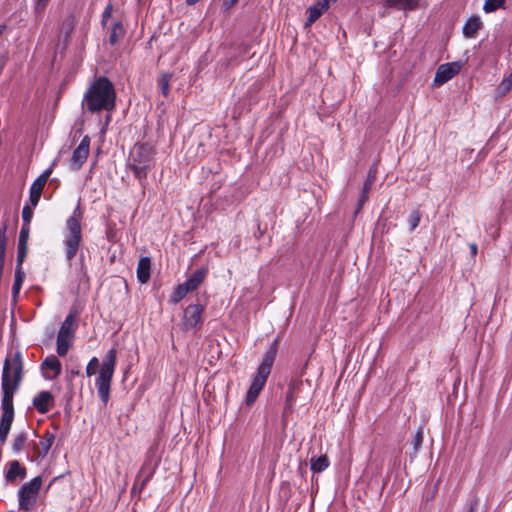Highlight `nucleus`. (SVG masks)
I'll return each mask as SVG.
<instances>
[{
  "mask_svg": "<svg viewBox=\"0 0 512 512\" xmlns=\"http://www.w3.org/2000/svg\"><path fill=\"white\" fill-rule=\"evenodd\" d=\"M117 365V348L113 346L109 349L100 365L97 357H92L86 366V375L88 377L96 374L98 368V376L95 380L98 396L101 402L106 405L110 399L111 384Z\"/></svg>",
  "mask_w": 512,
  "mask_h": 512,
  "instance_id": "obj_1",
  "label": "nucleus"
},
{
  "mask_svg": "<svg viewBox=\"0 0 512 512\" xmlns=\"http://www.w3.org/2000/svg\"><path fill=\"white\" fill-rule=\"evenodd\" d=\"M83 105L91 113L113 111L116 107V91L113 83L105 76L98 77L87 89Z\"/></svg>",
  "mask_w": 512,
  "mask_h": 512,
  "instance_id": "obj_2",
  "label": "nucleus"
},
{
  "mask_svg": "<svg viewBox=\"0 0 512 512\" xmlns=\"http://www.w3.org/2000/svg\"><path fill=\"white\" fill-rule=\"evenodd\" d=\"M155 148L149 143H136L131 149L127 168L144 188L147 183L148 172L154 167Z\"/></svg>",
  "mask_w": 512,
  "mask_h": 512,
  "instance_id": "obj_3",
  "label": "nucleus"
},
{
  "mask_svg": "<svg viewBox=\"0 0 512 512\" xmlns=\"http://www.w3.org/2000/svg\"><path fill=\"white\" fill-rule=\"evenodd\" d=\"M278 345L279 340L275 339L266 351L262 362L258 366L256 375L253 377L252 383L246 394L245 401L247 405L253 404L264 388L276 359Z\"/></svg>",
  "mask_w": 512,
  "mask_h": 512,
  "instance_id": "obj_4",
  "label": "nucleus"
},
{
  "mask_svg": "<svg viewBox=\"0 0 512 512\" xmlns=\"http://www.w3.org/2000/svg\"><path fill=\"white\" fill-rule=\"evenodd\" d=\"M83 212L78 205L72 215L67 218L65 229L63 232V245L65 257L68 261H72L77 255L83 242L81 221Z\"/></svg>",
  "mask_w": 512,
  "mask_h": 512,
  "instance_id": "obj_5",
  "label": "nucleus"
},
{
  "mask_svg": "<svg viewBox=\"0 0 512 512\" xmlns=\"http://www.w3.org/2000/svg\"><path fill=\"white\" fill-rule=\"evenodd\" d=\"M24 375V362L22 353L17 350L12 356L6 357L2 376H1V390L2 396H5V385L12 391L11 397L14 398V394L19 389Z\"/></svg>",
  "mask_w": 512,
  "mask_h": 512,
  "instance_id": "obj_6",
  "label": "nucleus"
},
{
  "mask_svg": "<svg viewBox=\"0 0 512 512\" xmlns=\"http://www.w3.org/2000/svg\"><path fill=\"white\" fill-rule=\"evenodd\" d=\"M155 452L156 447H150L148 449L146 458L135 477L131 489L132 495L136 493L140 494L146 487V485L150 482V480L153 478L159 463V460H153Z\"/></svg>",
  "mask_w": 512,
  "mask_h": 512,
  "instance_id": "obj_7",
  "label": "nucleus"
},
{
  "mask_svg": "<svg viewBox=\"0 0 512 512\" xmlns=\"http://www.w3.org/2000/svg\"><path fill=\"white\" fill-rule=\"evenodd\" d=\"M42 477L36 476L29 482L24 483L18 490L19 510L31 511L37 503L38 495L42 486Z\"/></svg>",
  "mask_w": 512,
  "mask_h": 512,
  "instance_id": "obj_8",
  "label": "nucleus"
},
{
  "mask_svg": "<svg viewBox=\"0 0 512 512\" xmlns=\"http://www.w3.org/2000/svg\"><path fill=\"white\" fill-rule=\"evenodd\" d=\"M5 396L1 400V416H0V444L4 445L7 441L14 420V404L11 397L12 391L5 385Z\"/></svg>",
  "mask_w": 512,
  "mask_h": 512,
  "instance_id": "obj_9",
  "label": "nucleus"
},
{
  "mask_svg": "<svg viewBox=\"0 0 512 512\" xmlns=\"http://www.w3.org/2000/svg\"><path fill=\"white\" fill-rule=\"evenodd\" d=\"M76 313L70 311L62 323L57 335V354L66 356L70 347V341L77 328L75 324Z\"/></svg>",
  "mask_w": 512,
  "mask_h": 512,
  "instance_id": "obj_10",
  "label": "nucleus"
},
{
  "mask_svg": "<svg viewBox=\"0 0 512 512\" xmlns=\"http://www.w3.org/2000/svg\"><path fill=\"white\" fill-rule=\"evenodd\" d=\"M204 313V306L202 304H190L184 312L182 318L183 330H199L202 324V316Z\"/></svg>",
  "mask_w": 512,
  "mask_h": 512,
  "instance_id": "obj_11",
  "label": "nucleus"
},
{
  "mask_svg": "<svg viewBox=\"0 0 512 512\" xmlns=\"http://www.w3.org/2000/svg\"><path fill=\"white\" fill-rule=\"evenodd\" d=\"M90 149V138L85 136L80 144L74 149L70 159V167L72 170H79L86 162Z\"/></svg>",
  "mask_w": 512,
  "mask_h": 512,
  "instance_id": "obj_12",
  "label": "nucleus"
},
{
  "mask_svg": "<svg viewBox=\"0 0 512 512\" xmlns=\"http://www.w3.org/2000/svg\"><path fill=\"white\" fill-rule=\"evenodd\" d=\"M52 174V168L49 167L43 171L32 183L30 187L29 201L33 207H36L40 201L43 189Z\"/></svg>",
  "mask_w": 512,
  "mask_h": 512,
  "instance_id": "obj_13",
  "label": "nucleus"
},
{
  "mask_svg": "<svg viewBox=\"0 0 512 512\" xmlns=\"http://www.w3.org/2000/svg\"><path fill=\"white\" fill-rule=\"evenodd\" d=\"M460 70L461 64L459 62H450L440 65L434 78L435 84L438 86L443 85L456 76Z\"/></svg>",
  "mask_w": 512,
  "mask_h": 512,
  "instance_id": "obj_14",
  "label": "nucleus"
},
{
  "mask_svg": "<svg viewBox=\"0 0 512 512\" xmlns=\"http://www.w3.org/2000/svg\"><path fill=\"white\" fill-rule=\"evenodd\" d=\"M41 372L46 380H54L62 373L61 362L55 355H49L41 363Z\"/></svg>",
  "mask_w": 512,
  "mask_h": 512,
  "instance_id": "obj_15",
  "label": "nucleus"
},
{
  "mask_svg": "<svg viewBox=\"0 0 512 512\" xmlns=\"http://www.w3.org/2000/svg\"><path fill=\"white\" fill-rule=\"evenodd\" d=\"M54 441H55V434L50 431H46L43 434L39 443H36L33 441L32 445H33L34 456L31 460L33 461L34 459H44L47 456V454L49 453V450L51 449Z\"/></svg>",
  "mask_w": 512,
  "mask_h": 512,
  "instance_id": "obj_16",
  "label": "nucleus"
},
{
  "mask_svg": "<svg viewBox=\"0 0 512 512\" xmlns=\"http://www.w3.org/2000/svg\"><path fill=\"white\" fill-rule=\"evenodd\" d=\"M301 376H298L290 381L288 384V390L286 393V400H285V407L284 412L287 413L288 411H292L294 408V404L296 402V399L298 397V394L303 386V381L301 379Z\"/></svg>",
  "mask_w": 512,
  "mask_h": 512,
  "instance_id": "obj_17",
  "label": "nucleus"
},
{
  "mask_svg": "<svg viewBox=\"0 0 512 512\" xmlns=\"http://www.w3.org/2000/svg\"><path fill=\"white\" fill-rule=\"evenodd\" d=\"M54 405V397L49 391H41L33 398V406L41 413L45 414Z\"/></svg>",
  "mask_w": 512,
  "mask_h": 512,
  "instance_id": "obj_18",
  "label": "nucleus"
},
{
  "mask_svg": "<svg viewBox=\"0 0 512 512\" xmlns=\"http://www.w3.org/2000/svg\"><path fill=\"white\" fill-rule=\"evenodd\" d=\"M8 470L5 473V479L8 483H14L17 478L24 479L27 475V470L17 460L8 463Z\"/></svg>",
  "mask_w": 512,
  "mask_h": 512,
  "instance_id": "obj_19",
  "label": "nucleus"
},
{
  "mask_svg": "<svg viewBox=\"0 0 512 512\" xmlns=\"http://www.w3.org/2000/svg\"><path fill=\"white\" fill-rule=\"evenodd\" d=\"M328 10V5L326 0H320L315 5L310 6L307 9V20L305 22V27H310L313 23H315L324 12Z\"/></svg>",
  "mask_w": 512,
  "mask_h": 512,
  "instance_id": "obj_20",
  "label": "nucleus"
},
{
  "mask_svg": "<svg viewBox=\"0 0 512 512\" xmlns=\"http://www.w3.org/2000/svg\"><path fill=\"white\" fill-rule=\"evenodd\" d=\"M207 274V267L199 268L184 282V284L191 292H193L198 289L201 283L205 280Z\"/></svg>",
  "mask_w": 512,
  "mask_h": 512,
  "instance_id": "obj_21",
  "label": "nucleus"
},
{
  "mask_svg": "<svg viewBox=\"0 0 512 512\" xmlns=\"http://www.w3.org/2000/svg\"><path fill=\"white\" fill-rule=\"evenodd\" d=\"M374 180H375V171L370 169L368 172V175H367V179L363 185L361 196L358 199V205L355 210V215L359 213V211L362 209L365 202L368 200V194L372 188Z\"/></svg>",
  "mask_w": 512,
  "mask_h": 512,
  "instance_id": "obj_22",
  "label": "nucleus"
},
{
  "mask_svg": "<svg viewBox=\"0 0 512 512\" xmlns=\"http://www.w3.org/2000/svg\"><path fill=\"white\" fill-rule=\"evenodd\" d=\"M151 259L147 256L141 257L137 266V279L141 284H145L150 279Z\"/></svg>",
  "mask_w": 512,
  "mask_h": 512,
  "instance_id": "obj_23",
  "label": "nucleus"
},
{
  "mask_svg": "<svg viewBox=\"0 0 512 512\" xmlns=\"http://www.w3.org/2000/svg\"><path fill=\"white\" fill-rule=\"evenodd\" d=\"M385 7L401 10H415L420 0H380Z\"/></svg>",
  "mask_w": 512,
  "mask_h": 512,
  "instance_id": "obj_24",
  "label": "nucleus"
},
{
  "mask_svg": "<svg viewBox=\"0 0 512 512\" xmlns=\"http://www.w3.org/2000/svg\"><path fill=\"white\" fill-rule=\"evenodd\" d=\"M109 32V44L115 45L122 40L126 34V30L121 20L115 21L112 26L108 29Z\"/></svg>",
  "mask_w": 512,
  "mask_h": 512,
  "instance_id": "obj_25",
  "label": "nucleus"
},
{
  "mask_svg": "<svg viewBox=\"0 0 512 512\" xmlns=\"http://www.w3.org/2000/svg\"><path fill=\"white\" fill-rule=\"evenodd\" d=\"M482 27V22L478 16L470 17L463 26V34L467 38L476 37Z\"/></svg>",
  "mask_w": 512,
  "mask_h": 512,
  "instance_id": "obj_26",
  "label": "nucleus"
},
{
  "mask_svg": "<svg viewBox=\"0 0 512 512\" xmlns=\"http://www.w3.org/2000/svg\"><path fill=\"white\" fill-rule=\"evenodd\" d=\"M512 90V73L507 75L495 90V100L501 101Z\"/></svg>",
  "mask_w": 512,
  "mask_h": 512,
  "instance_id": "obj_27",
  "label": "nucleus"
},
{
  "mask_svg": "<svg viewBox=\"0 0 512 512\" xmlns=\"http://www.w3.org/2000/svg\"><path fill=\"white\" fill-rule=\"evenodd\" d=\"M25 279V273L23 271L22 267H16L15 268V275H14V283L12 286V299L13 301H17L19 297L20 290L22 288L23 282Z\"/></svg>",
  "mask_w": 512,
  "mask_h": 512,
  "instance_id": "obj_28",
  "label": "nucleus"
},
{
  "mask_svg": "<svg viewBox=\"0 0 512 512\" xmlns=\"http://www.w3.org/2000/svg\"><path fill=\"white\" fill-rule=\"evenodd\" d=\"M330 465L327 455L313 456L310 459V468L313 473H321Z\"/></svg>",
  "mask_w": 512,
  "mask_h": 512,
  "instance_id": "obj_29",
  "label": "nucleus"
},
{
  "mask_svg": "<svg viewBox=\"0 0 512 512\" xmlns=\"http://www.w3.org/2000/svg\"><path fill=\"white\" fill-rule=\"evenodd\" d=\"M28 441V433L26 431H21L17 433L12 442V450L14 453L18 454L21 452Z\"/></svg>",
  "mask_w": 512,
  "mask_h": 512,
  "instance_id": "obj_30",
  "label": "nucleus"
},
{
  "mask_svg": "<svg viewBox=\"0 0 512 512\" xmlns=\"http://www.w3.org/2000/svg\"><path fill=\"white\" fill-rule=\"evenodd\" d=\"M189 292L191 291L184 283L177 285L170 296V302L179 303Z\"/></svg>",
  "mask_w": 512,
  "mask_h": 512,
  "instance_id": "obj_31",
  "label": "nucleus"
},
{
  "mask_svg": "<svg viewBox=\"0 0 512 512\" xmlns=\"http://www.w3.org/2000/svg\"><path fill=\"white\" fill-rule=\"evenodd\" d=\"M113 10H114V5H113L112 1H109L106 4V6L102 12V16H101V25H102L103 29H105L107 27V23H108L109 19L112 17Z\"/></svg>",
  "mask_w": 512,
  "mask_h": 512,
  "instance_id": "obj_32",
  "label": "nucleus"
},
{
  "mask_svg": "<svg viewBox=\"0 0 512 512\" xmlns=\"http://www.w3.org/2000/svg\"><path fill=\"white\" fill-rule=\"evenodd\" d=\"M169 81H170V76L168 74H164V75H162V77L159 79V82H158L160 92L165 97H167L169 94V90H170Z\"/></svg>",
  "mask_w": 512,
  "mask_h": 512,
  "instance_id": "obj_33",
  "label": "nucleus"
},
{
  "mask_svg": "<svg viewBox=\"0 0 512 512\" xmlns=\"http://www.w3.org/2000/svg\"><path fill=\"white\" fill-rule=\"evenodd\" d=\"M420 220H421L420 211L419 210L412 211L408 218L410 231H414L418 227Z\"/></svg>",
  "mask_w": 512,
  "mask_h": 512,
  "instance_id": "obj_34",
  "label": "nucleus"
},
{
  "mask_svg": "<svg viewBox=\"0 0 512 512\" xmlns=\"http://www.w3.org/2000/svg\"><path fill=\"white\" fill-rule=\"evenodd\" d=\"M505 3V0H486L483 6L485 12H493L500 8Z\"/></svg>",
  "mask_w": 512,
  "mask_h": 512,
  "instance_id": "obj_35",
  "label": "nucleus"
},
{
  "mask_svg": "<svg viewBox=\"0 0 512 512\" xmlns=\"http://www.w3.org/2000/svg\"><path fill=\"white\" fill-rule=\"evenodd\" d=\"M28 253V245L18 244L16 267H22Z\"/></svg>",
  "mask_w": 512,
  "mask_h": 512,
  "instance_id": "obj_36",
  "label": "nucleus"
},
{
  "mask_svg": "<svg viewBox=\"0 0 512 512\" xmlns=\"http://www.w3.org/2000/svg\"><path fill=\"white\" fill-rule=\"evenodd\" d=\"M423 439H424L423 430L418 429L413 437L412 442H411V444L413 445V448H414V453L418 452L419 448L421 447V445L423 443Z\"/></svg>",
  "mask_w": 512,
  "mask_h": 512,
  "instance_id": "obj_37",
  "label": "nucleus"
},
{
  "mask_svg": "<svg viewBox=\"0 0 512 512\" xmlns=\"http://www.w3.org/2000/svg\"><path fill=\"white\" fill-rule=\"evenodd\" d=\"M33 206L25 205L22 209V220L23 225H30V222L33 217Z\"/></svg>",
  "mask_w": 512,
  "mask_h": 512,
  "instance_id": "obj_38",
  "label": "nucleus"
},
{
  "mask_svg": "<svg viewBox=\"0 0 512 512\" xmlns=\"http://www.w3.org/2000/svg\"><path fill=\"white\" fill-rule=\"evenodd\" d=\"M29 234L30 225H22L19 234L18 244L28 245Z\"/></svg>",
  "mask_w": 512,
  "mask_h": 512,
  "instance_id": "obj_39",
  "label": "nucleus"
},
{
  "mask_svg": "<svg viewBox=\"0 0 512 512\" xmlns=\"http://www.w3.org/2000/svg\"><path fill=\"white\" fill-rule=\"evenodd\" d=\"M7 236H6V226L4 225L0 229V254L6 255V247H7Z\"/></svg>",
  "mask_w": 512,
  "mask_h": 512,
  "instance_id": "obj_40",
  "label": "nucleus"
},
{
  "mask_svg": "<svg viewBox=\"0 0 512 512\" xmlns=\"http://www.w3.org/2000/svg\"><path fill=\"white\" fill-rule=\"evenodd\" d=\"M50 0H36L35 2V12L41 13L45 10Z\"/></svg>",
  "mask_w": 512,
  "mask_h": 512,
  "instance_id": "obj_41",
  "label": "nucleus"
},
{
  "mask_svg": "<svg viewBox=\"0 0 512 512\" xmlns=\"http://www.w3.org/2000/svg\"><path fill=\"white\" fill-rule=\"evenodd\" d=\"M469 248H470L471 256L475 257L477 255V252H478L477 244L476 243H470L469 244Z\"/></svg>",
  "mask_w": 512,
  "mask_h": 512,
  "instance_id": "obj_42",
  "label": "nucleus"
},
{
  "mask_svg": "<svg viewBox=\"0 0 512 512\" xmlns=\"http://www.w3.org/2000/svg\"><path fill=\"white\" fill-rule=\"evenodd\" d=\"M4 264H5V254H0V274H3Z\"/></svg>",
  "mask_w": 512,
  "mask_h": 512,
  "instance_id": "obj_43",
  "label": "nucleus"
},
{
  "mask_svg": "<svg viewBox=\"0 0 512 512\" xmlns=\"http://www.w3.org/2000/svg\"><path fill=\"white\" fill-rule=\"evenodd\" d=\"M200 0H186V4L189 6L195 5Z\"/></svg>",
  "mask_w": 512,
  "mask_h": 512,
  "instance_id": "obj_44",
  "label": "nucleus"
},
{
  "mask_svg": "<svg viewBox=\"0 0 512 512\" xmlns=\"http://www.w3.org/2000/svg\"><path fill=\"white\" fill-rule=\"evenodd\" d=\"M69 374H70L72 377H74V376H76V375H79V370L71 369V370L69 371Z\"/></svg>",
  "mask_w": 512,
  "mask_h": 512,
  "instance_id": "obj_45",
  "label": "nucleus"
},
{
  "mask_svg": "<svg viewBox=\"0 0 512 512\" xmlns=\"http://www.w3.org/2000/svg\"><path fill=\"white\" fill-rule=\"evenodd\" d=\"M6 29V25H0V36L2 35V33L4 32V30Z\"/></svg>",
  "mask_w": 512,
  "mask_h": 512,
  "instance_id": "obj_46",
  "label": "nucleus"
},
{
  "mask_svg": "<svg viewBox=\"0 0 512 512\" xmlns=\"http://www.w3.org/2000/svg\"><path fill=\"white\" fill-rule=\"evenodd\" d=\"M467 512H475V507L471 506Z\"/></svg>",
  "mask_w": 512,
  "mask_h": 512,
  "instance_id": "obj_47",
  "label": "nucleus"
},
{
  "mask_svg": "<svg viewBox=\"0 0 512 512\" xmlns=\"http://www.w3.org/2000/svg\"><path fill=\"white\" fill-rule=\"evenodd\" d=\"M230 5H234L238 0H228Z\"/></svg>",
  "mask_w": 512,
  "mask_h": 512,
  "instance_id": "obj_48",
  "label": "nucleus"
},
{
  "mask_svg": "<svg viewBox=\"0 0 512 512\" xmlns=\"http://www.w3.org/2000/svg\"><path fill=\"white\" fill-rule=\"evenodd\" d=\"M55 480H56V478H54V479L49 483L48 488H49L50 486H52V483H53Z\"/></svg>",
  "mask_w": 512,
  "mask_h": 512,
  "instance_id": "obj_49",
  "label": "nucleus"
}]
</instances>
